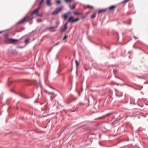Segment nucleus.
Wrapping results in <instances>:
<instances>
[{
	"instance_id": "obj_13",
	"label": "nucleus",
	"mask_w": 148,
	"mask_h": 148,
	"mask_svg": "<svg viewBox=\"0 0 148 148\" xmlns=\"http://www.w3.org/2000/svg\"><path fill=\"white\" fill-rule=\"evenodd\" d=\"M44 1V0H41L40 3L38 4V7H39L40 8L41 6V5L42 3Z\"/></svg>"
},
{
	"instance_id": "obj_19",
	"label": "nucleus",
	"mask_w": 148,
	"mask_h": 148,
	"mask_svg": "<svg viewBox=\"0 0 148 148\" xmlns=\"http://www.w3.org/2000/svg\"><path fill=\"white\" fill-rule=\"evenodd\" d=\"M73 14H74L77 15H79V13L77 11H75L73 12Z\"/></svg>"
},
{
	"instance_id": "obj_14",
	"label": "nucleus",
	"mask_w": 148,
	"mask_h": 148,
	"mask_svg": "<svg viewBox=\"0 0 148 148\" xmlns=\"http://www.w3.org/2000/svg\"><path fill=\"white\" fill-rule=\"evenodd\" d=\"M63 17L64 18V20H66L68 17V15L66 13L64 14L63 16Z\"/></svg>"
},
{
	"instance_id": "obj_26",
	"label": "nucleus",
	"mask_w": 148,
	"mask_h": 148,
	"mask_svg": "<svg viewBox=\"0 0 148 148\" xmlns=\"http://www.w3.org/2000/svg\"><path fill=\"white\" fill-rule=\"evenodd\" d=\"M61 2V1L60 0H58L56 1V3L57 4H59Z\"/></svg>"
},
{
	"instance_id": "obj_15",
	"label": "nucleus",
	"mask_w": 148,
	"mask_h": 148,
	"mask_svg": "<svg viewBox=\"0 0 148 148\" xmlns=\"http://www.w3.org/2000/svg\"><path fill=\"white\" fill-rule=\"evenodd\" d=\"M69 7L70 8L71 10H73L75 8V6L74 5H73L72 6H71L70 5H69Z\"/></svg>"
},
{
	"instance_id": "obj_11",
	"label": "nucleus",
	"mask_w": 148,
	"mask_h": 148,
	"mask_svg": "<svg viewBox=\"0 0 148 148\" xmlns=\"http://www.w3.org/2000/svg\"><path fill=\"white\" fill-rule=\"evenodd\" d=\"M116 8V6L114 5H112V6L109 7V9L110 10H113L114 9H115Z\"/></svg>"
},
{
	"instance_id": "obj_23",
	"label": "nucleus",
	"mask_w": 148,
	"mask_h": 148,
	"mask_svg": "<svg viewBox=\"0 0 148 148\" xmlns=\"http://www.w3.org/2000/svg\"><path fill=\"white\" fill-rule=\"evenodd\" d=\"M67 3L71 2L72 1H73L74 0H64Z\"/></svg>"
},
{
	"instance_id": "obj_7",
	"label": "nucleus",
	"mask_w": 148,
	"mask_h": 148,
	"mask_svg": "<svg viewBox=\"0 0 148 148\" xmlns=\"http://www.w3.org/2000/svg\"><path fill=\"white\" fill-rule=\"evenodd\" d=\"M74 19V17L73 16H70L69 17L68 21L69 22H70L71 23H73V22H72L73 20Z\"/></svg>"
},
{
	"instance_id": "obj_17",
	"label": "nucleus",
	"mask_w": 148,
	"mask_h": 148,
	"mask_svg": "<svg viewBox=\"0 0 148 148\" xmlns=\"http://www.w3.org/2000/svg\"><path fill=\"white\" fill-rule=\"evenodd\" d=\"M79 20V18H76L75 19H74L73 20L72 22H73V23L76 22L77 21Z\"/></svg>"
},
{
	"instance_id": "obj_6",
	"label": "nucleus",
	"mask_w": 148,
	"mask_h": 148,
	"mask_svg": "<svg viewBox=\"0 0 148 148\" xmlns=\"http://www.w3.org/2000/svg\"><path fill=\"white\" fill-rule=\"evenodd\" d=\"M5 44H11V38H7L3 42Z\"/></svg>"
},
{
	"instance_id": "obj_24",
	"label": "nucleus",
	"mask_w": 148,
	"mask_h": 148,
	"mask_svg": "<svg viewBox=\"0 0 148 148\" xmlns=\"http://www.w3.org/2000/svg\"><path fill=\"white\" fill-rule=\"evenodd\" d=\"M116 123V121H114V122L111 123V124L112 125H115Z\"/></svg>"
},
{
	"instance_id": "obj_28",
	"label": "nucleus",
	"mask_w": 148,
	"mask_h": 148,
	"mask_svg": "<svg viewBox=\"0 0 148 148\" xmlns=\"http://www.w3.org/2000/svg\"><path fill=\"white\" fill-rule=\"evenodd\" d=\"M75 63H76V65L77 66V65H78V62H77V60H76L75 61Z\"/></svg>"
},
{
	"instance_id": "obj_29",
	"label": "nucleus",
	"mask_w": 148,
	"mask_h": 148,
	"mask_svg": "<svg viewBox=\"0 0 148 148\" xmlns=\"http://www.w3.org/2000/svg\"><path fill=\"white\" fill-rule=\"evenodd\" d=\"M81 17L82 18L84 19L85 18V16H81Z\"/></svg>"
},
{
	"instance_id": "obj_12",
	"label": "nucleus",
	"mask_w": 148,
	"mask_h": 148,
	"mask_svg": "<svg viewBox=\"0 0 148 148\" xmlns=\"http://www.w3.org/2000/svg\"><path fill=\"white\" fill-rule=\"evenodd\" d=\"M47 3L48 6H51L52 4L51 3L50 0H47Z\"/></svg>"
},
{
	"instance_id": "obj_16",
	"label": "nucleus",
	"mask_w": 148,
	"mask_h": 148,
	"mask_svg": "<svg viewBox=\"0 0 148 148\" xmlns=\"http://www.w3.org/2000/svg\"><path fill=\"white\" fill-rule=\"evenodd\" d=\"M96 17V14L95 13H93L91 16V18H94Z\"/></svg>"
},
{
	"instance_id": "obj_5",
	"label": "nucleus",
	"mask_w": 148,
	"mask_h": 148,
	"mask_svg": "<svg viewBox=\"0 0 148 148\" xmlns=\"http://www.w3.org/2000/svg\"><path fill=\"white\" fill-rule=\"evenodd\" d=\"M62 8V7H59L56 9L52 13V14H56L60 12Z\"/></svg>"
},
{
	"instance_id": "obj_30",
	"label": "nucleus",
	"mask_w": 148,
	"mask_h": 148,
	"mask_svg": "<svg viewBox=\"0 0 148 148\" xmlns=\"http://www.w3.org/2000/svg\"><path fill=\"white\" fill-rule=\"evenodd\" d=\"M115 77L118 78V79L122 80L120 78L116 76L115 75Z\"/></svg>"
},
{
	"instance_id": "obj_3",
	"label": "nucleus",
	"mask_w": 148,
	"mask_h": 148,
	"mask_svg": "<svg viewBox=\"0 0 148 148\" xmlns=\"http://www.w3.org/2000/svg\"><path fill=\"white\" fill-rule=\"evenodd\" d=\"M56 24L57 25L56 26L49 27L48 28V30L51 32H53L56 31V30H55V29L57 28L58 26L59 22L58 21H56Z\"/></svg>"
},
{
	"instance_id": "obj_8",
	"label": "nucleus",
	"mask_w": 148,
	"mask_h": 148,
	"mask_svg": "<svg viewBox=\"0 0 148 148\" xmlns=\"http://www.w3.org/2000/svg\"><path fill=\"white\" fill-rule=\"evenodd\" d=\"M107 11V9H103L99 10L98 11V13L99 14L102 12H105Z\"/></svg>"
},
{
	"instance_id": "obj_27",
	"label": "nucleus",
	"mask_w": 148,
	"mask_h": 148,
	"mask_svg": "<svg viewBox=\"0 0 148 148\" xmlns=\"http://www.w3.org/2000/svg\"><path fill=\"white\" fill-rule=\"evenodd\" d=\"M68 37V36L67 35H65L63 37V40H64L66 38H67Z\"/></svg>"
},
{
	"instance_id": "obj_20",
	"label": "nucleus",
	"mask_w": 148,
	"mask_h": 148,
	"mask_svg": "<svg viewBox=\"0 0 148 148\" xmlns=\"http://www.w3.org/2000/svg\"><path fill=\"white\" fill-rule=\"evenodd\" d=\"M86 8H90V9H92L93 8V7L90 5H88L86 7Z\"/></svg>"
},
{
	"instance_id": "obj_35",
	"label": "nucleus",
	"mask_w": 148,
	"mask_h": 148,
	"mask_svg": "<svg viewBox=\"0 0 148 148\" xmlns=\"http://www.w3.org/2000/svg\"><path fill=\"white\" fill-rule=\"evenodd\" d=\"M116 84V85H118V86H119V84H117V83Z\"/></svg>"
},
{
	"instance_id": "obj_38",
	"label": "nucleus",
	"mask_w": 148,
	"mask_h": 148,
	"mask_svg": "<svg viewBox=\"0 0 148 148\" xmlns=\"http://www.w3.org/2000/svg\"><path fill=\"white\" fill-rule=\"evenodd\" d=\"M51 98H52V96H51Z\"/></svg>"
},
{
	"instance_id": "obj_34",
	"label": "nucleus",
	"mask_w": 148,
	"mask_h": 148,
	"mask_svg": "<svg viewBox=\"0 0 148 148\" xmlns=\"http://www.w3.org/2000/svg\"><path fill=\"white\" fill-rule=\"evenodd\" d=\"M134 38L135 39H138V38H136L135 36H134Z\"/></svg>"
},
{
	"instance_id": "obj_25",
	"label": "nucleus",
	"mask_w": 148,
	"mask_h": 148,
	"mask_svg": "<svg viewBox=\"0 0 148 148\" xmlns=\"http://www.w3.org/2000/svg\"><path fill=\"white\" fill-rule=\"evenodd\" d=\"M113 72L114 74L115 75L117 73V71L116 70H113Z\"/></svg>"
},
{
	"instance_id": "obj_33",
	"label": "nucleus",
	"mask_w": 148,
	"mask_h": 148,
	"mask_svg": "<svg viewBox=\"0 0 148 148\" xmlns=\"http://www.w3.org/2000/svg\"><path fill=\"white\" fill-rule=\"evenodd\" d=\"M4 36L5 37H8V35L6 34Z\"/></svg>"
},
{
	"instance_id": "obj_21",
	"label": "nucleus",
	"mask_w": 148,
	"mask_h": 148,
	"mask_svg": "<svg viewBox=\"0 0 148 148\" xmlns=\"http://www.w3.org/2000/svg\"><path fill=\"white\" fill-rule=\"evenodd\" d=\"M29 38H27L25 40V42L26 44H27L29 43Z\"/></svg>"
},
{
	"instance_id": "obj_1",
	"label": "nucleus",
	"mask_w": 148,
	"mask_h": 148,
	"mask_svg": "<svg viewBox=\"0 0 148 148\" xmlns=\"http://www.w3.org/2000/svg\"><path fill=\"white\" fill-rule=\"evenodd\" d=\"M31 20L29 16H26L20 20L17 23V24L18 25L20 24H22L25 22H26Z\"/></svg>"
},
{
	"instance_id": "obj_32",
	"label": "nucleus",
	"mask_w": 148,
	"mask_h": 148,
	"mask_svg": "<svg viewBox=\"0 0 148 148\" xmlns=\"http://www.w3.org/2000/svg\"><path fill=\"white\" fill-rule=\"evenodd\" d=\"M83 14V12H82L81 13H79V15H82Z\"/></svg>"
},
{
	"instance_id": "obj_4",
	"label": "nucleus",
	"mask_w": 148,
	"mask_h": 148,
	"mask_svg": "<svg viewBox=\"0 0 148 148\" xmlns=\"http://www.w3.org/2000/svg\"><path fill=\"white\" fill-rule=\"evenodd\" d=\"M67 23L66 22L64 24V26H62L60 27V31L63 32H65L67 29Z\"/></svg>"
},
{
	"instance_id": "obj_39",
	"label": "nucleus",
	"mask_w": 148,
	"mask_h": 148,
	"mask_svg": "<svg viewBox=\"0 0 148 148\" xmlns=\"http://www.w3.org/2000/svg\"><path fill=\"white\" fill-rule=\"evenodd\" d=\"M1 37H0V39L1 38Z\"/></svg>"
},
{
	"instance_id": "obj_18",
	"label": "nucleus",
	"mask_w": 148,
	"mask_h": 148,
	"mask_svg": "<svg viewBox=\"0 0 148 148\" xmlns=\"http://www.w3.org/2000/svg\"><path fill=\"white\" fill-rule=\"evenodd\" d=\"M79 20V18H76L75 19H74L73 20L72 22H73V23L76 22L77 21Z\"/></svg>"
},
{
	"instance_id": "obj_9",
	"label": "nucleus",
	"mask_w": 148,
	"mask_h": 148,
	"mask_svg": "<svg viewBox=\"0 0 148 148\" xmlns=\"http://www.w3.org/2000/svg\"><path fill=\"white\" fill-rule=\"evenodd\" d=\"M45 92L47 94L49 95H54V93L52 92H49L47 90H45Z\"/></svg>"
},
{
	"instance_id": "obj_2",
	"label": "nucleus",
	"mask_w": 148,
	"mask_h": 148,
	"mask_svg": "<svg viewBox=\"0 0 148 148\" xmlns=\"http://www.w3.org/2000/svg\"><path fill=\"white\" fill-rule=\"evenodd\" d=\"M39 7H38L36 9L34 10L31 14L30 16H29L31 19V20H32L34 17L33 15L34 14H38L39 11L40 9Z\"/></svg>"
},
{
	"instance_id": "obj_31",
	"label": "nucleus",
	"mask_w": 148,
	"mask_h": 148,
	"mask_svg": "<svg viewBox=\"0 0 148 148\" xmlns=\"http://www.w3.org/2000/svg\"><path fill=\"white\" fill-rule=\"evenodd\" d=\"M59 43V42H58L57 43L55 44L54 45V46H56Z\"/></svg>"
},
{
	"instance_id": "obj_37",
	"label": "nucleus",
	"mask_w": 148,
	"mask_h": 148,
	"mask_svg": "<svg viewBox=\"0 0 148 148\" xmlns=\"http://www.w3.org/2000/svg\"><path fill=\"white\" fill-rule=\"evenodd\" d=\"M70 12H68V13H67V15H68V14H70Z\"/></svg>"
},
{
	"instance_id": "obj_36",
	"label": "nucleus",
	"mask_w": 148,
	"mask_h": 148,
	"mask_svg": "<svg viewBox=\"0 0 148 148\" xmlns=\"http://www.w3.org/2000/svg\"><path fill=\"white\" fill-rule=\"evenodd\" d=\"M3 32V31H0V34L2 33Z\"/></svg>"
},
{
	"instance_id": "obj_22",
	"label": "nucleus",
	"mask_w": 148,
	"mask_h": 148,
	"mask_svg": "<svg viewBox=\"0 0 148 148\" xmlns=\"http://www.w3.org/2000/svg\"><path fill=\"white\" fill-rule=\"evenodd\" d=\"M129 0H124L122 2V3L123 4H125L127 3Z\"/></svg>"
},
{
	"instance_id": "obj_10",
	"label": "nucleus",
	"mask_w": 148,
	"mask_h": 148,
	"mask_svg": "<svg viewBox=\"0 0 148 148\" xmlns=\"http://www.w3.org/2000/svg\"><path fill=\"white\" fill-rule=\"evenodd\" d=\"M11 43L14 44V42L18 41V40L17 39H12V38H11Z\"/></svg>"
}]
</instances>
